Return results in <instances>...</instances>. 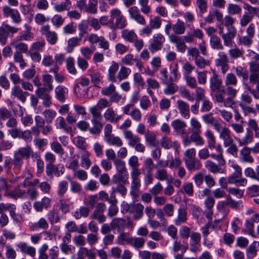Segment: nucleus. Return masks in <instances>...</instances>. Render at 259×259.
<instances>
[{"instance_id": "4c0bfd02", "label": "nucleus", "mask_w": 259, "mask_h": 259, "mask_svg": "<svg viewBox=\"0 0 259 259\" xmlns=\"http://www.w3.org/2000/svg\"><path fill=\"white\" fill-rule=\"evenodd\" d=\"M244 175L253 180L259 182V166L257 165L255 169L248 167L244 169Z\"/></svg>"}, {"instance_id": "4468645a", "label": "nucleus", "mask_w": 259, "mask_h": 259, "mask_svg": "<svg viewBox=\"0 0 259 259\" xmlns=\"http://www.w3.org/2000/svg\"><path fill=\"white\" fill-rule=\"evenodd\" d=\"M40 31L45 35L48 42L52 45H55L58 41V35L55 31L50 30L49 25H43L41 27Z\"/></svg>"}, {"instance_id": "f03ea898", "label": "nucleus", "mask_w": 259, "mask_h": 259, "mask_svg": "<svg viewBox=\"0 0 259 259\" xmlns=\"http://www.w3.org/2000/svg\"><path fill=\"white\" fill-rule=\"evenodd\" d=\"M128 164L131 168L130 194L133 197L137 198L139 196L140 193L141 184L140 176L142 174L141 169L139 168L140 163L138 157L136 155L131 156L128 160Z\"/></svg>"}, {"instance_id": "7c9ffc66", "label": "nucleus", "mask_w": 259, "mask_h": 259, "mask_svg": "<svg viewBox=\"0 0 259 259\" xmlns=\"http://www.w3.org/2000/svg\"><path fill=\"white\" fill-rule=\"evenodd\" d=\"M178 108L181 116L185 119L190 117V107L188 103L182 100L177 101Z\"/></svg>"}, {"instance_id": "e2e57ef3", "label": "nucleus", "mask_w": 259, "mask_h": 259, "mask_svg": "<svg viewBox=\"0 0 259 259\" xmlns=\"http://www.w3.org/2000/svg\"><path fill=\"white\" fill-rule=\"evenodd\" d=\"M235 72L238 76L242 77L243 84L244 85V83H246V81L248 79L247 70L242 66H239L235 68Z\"/></svg>"}, {"instance_id": "a19ab883", "label": "nucleus", "mask_w": 259, "mask_h": 259, "mask_svg": "<svg viewBox=\"0 0 259 259\" xmlns=\"http://www.w3.org/2000/svg\"><path fill=\"white\" fill-rule=\"evenodd\" d=\"M119 65L118 63L113 61L112 65L109 67L108 71V79L112 82H116L117 79L115 74L118 70Z\"/></svg>"}, {"instance_id": "0e129e2a", "label": "nucleus", "mask_w": 259, "mask_h": 259, "mask_svg": "<svg viewBox=\"0 0 259 259\" xmlns=\"http://www.w3.org/2000/svg\"><path fill=\"white\" fill-rule=\"evenodd\" d=\"M68 188V183L66 181H61L59 182L57 187V194L60 197H63Z\"/></svg>"}, {"instance_id": "79ce46f5", "label": "nucleus", "mask_w": 259, "mask_h": 259, "mask_svg": "<svg viewBox=\"0 0 259 259\" xmlns=\"http://www.w3.org/2000/svg\"><path fill=\"white\" fill-rule=\"evenodd\" d=\"M145 141L150 146L155 147L157 145V141L156 135L153 131L147 130L145 135Z\"/></svg>"}, {"instance_id": "13d9d810", "label": "nucleus", "mask_w": 259, "mask_h": 259, "mask_svg": "<svg viewBox=\"0 0 259 259\" xmlns=\"http://www.w3.org/2000/svg\"><path fill=\"white\" fill-rule=\"evenodd\" d=\"M72 142L78 148L83 151H85L88 146L85 139L81 136L74 137L72 139Z\"/></svg>"}, {"instance_id": "aec40b11", "label": "nucleus", "mask_w": 259, "mask_h": 259, "mask_svg": "<svg viewBox=\"0 0 259 259\" xmlns=\"http://www.w3.org/2000/svg\"><path fill=\"white\" fill-rule=\"evenodd\" d=\"M106 120L112 123H117L122 119L121 115H118L112 107L108 108L104 113Z\"/></svg>"}, {"instance_id": "ddd939ff", "label": "nucleus", "mask_w": 259, "mask_h": 259, "mask_svg": "<svg viewBox=\"0 0 259 259\" xmlns=\"http://www.w3.org/2000/svg\"><path fill=\"white\" fill-rule=\"evenodd\" d=\"M165 41V37L161 33H157L153 35L152 42L149 46V50L154 52L161 49Z\"/></svg>"}, {"instance_id": "49530a36", "label": "nucleus", "mask_w": 259, "mask_h": 259, "mask_svg": "<svg viewBox=\"0 0 259 259\" xmlns=\"http://www.w3.org/2000/svg\"><path fill=\"white\" fill-rule=\"evenodd\" d=\"M121 37L124 40L133 43L137 38V35L133 30L124 29L121 32Z\"/></svg>"}, {"instance_id": "603ef678", "label": "nucleus", "mask_w": 259, "mask_h": 259, "mask_svg": "<svg viewBox=\"0 0 259 259\" xmlns=\"http://www.w3.org/2000/svg\"><path fill=\"white\" fill-rule=\"evenodd\" d=\"M145 243V240L142 237H131L129 245L136 249L142 248Z\"/></svg>"}, {"instance_id": "5fc2aeb1", "label": "nucleus", "mask_w": 259, "mask_h": 259, "mask_svg": "<svg viewBox=\"0 0 259 259\" xmlns=\"http://www.w3.org/2000/svg\"><path fill=\"white\" fill-rule=\"evenodd\" d=\"M224 83L226 86H236L238 83V79L234 73H228L225 77Z\"/></svg>"}, {"instance_id": "de8ad7c7", "label": "nucleus", "mask_w": 259, "mask_h": 259, "mask_svg": "<svg viewBox=\"0 0 259 259\" xmlns=\"http://www.w3.org/2000/svg\"><path fill=\"white\" fill-rule=\"evenodd\" d=\"M186 30L185 23L178 19L177 22L173 25V31L176 35H181L185 33Z\"/></svg>"}, {"instance_id": "7ed1b4c3", "label": "nucleus", "mask_w": 259, "mask_h": 259, "mask_svg": "<svg viewBox=\"0 0 259 259\" xmlns=\"http://www.w3.org/2000/svg\"><path fill=\"white\" fill-rule=\"evenodd\" d=\"M231 166L234 171L228 177V183L229 184L235 185L236 186L244 187L246 186L247 180L242 177L241 167L236 163H233Z\"/></svg>"}, {"instance_id": "412c9836", "label": "nucleus", "mask_w": 259, "mask_h": 259, "mask_svg": "<svg viewBox=\"0 0 259 259\" xmlns=\"http://www.w3.org/2000/svg\"><path fill=\"white\" fill-rule=\"evenodd\" d=\"M144 207L140 203L131 204L128 206V210L131 213L134 214V217L136 220H139L143 215Z\"/></svg>"}, {"instance_id": "052dcab7", "label": "nucleus", "mask_w": 259, "mask_h": 259, "mask_svg": "<svg viewBox=\"0 0 259 259\" xmlns=\"http://www.w3.org/2000/svg\"><path fill=\"white\" fill-rule=\"evenodd\" d=\"M131 237L130 234L126 232H121L116 239V243L119 245H124L125 243L129 244Z\"/></svg>"}, {"instance_id": "a211bd4d", "label": "nucleus", "mask_w": 259, "mask_h": 259, "mask_svg": "<svg viewBox=\"0 0 259 259\" xmlns=\"http://www.w3.org/2000/svg\"><path fill=\"white\" fill-rule=\"evenodd\" d=\"M236 31L234 27H231L228 28V32L226 33H223L221 35L223 39L224 45L226 47H231L233 44V38L235 37Z\"/></svg>"}, {"instance_id": "4d7b16f0", "label": "nucleus", "mask_w": 259, "mask_h": 259, "mask_svg": "<svg viewBox=\"0 0 259 259\" xmlns=\"http://www.w3.org/2000/svg\"><path fill=\"white\" fill-rule=\"evenodd\" d=\"M195 67L188 61L185 62L182 64V70L183 76L192 75L193 71L195 70Z\"/></svg>"}, {"instance_id": "69168bd1", "label": "nucleus", "mask_w": 259, "mask_h": 259, "mask_svg": "<svg viewBox=\"0 0 259 259\" xmlns=\"http://www.w3.org/2000/svg\"><path fill=\"white\" fill-rule=\"evenodd\" d=\"M249 128L254 132V137L256 139L259 138V125L257 121L254 119H249L247 123Z\"/></svg>"}, {"instance_id": "bf43d9fd", "label": "nucleus", "mask_w": 259, "mask_h": 259, "mask_svg": "<svg viewBox=\"0 0 259 259\" xmlns=\"http://www.w3.org/2000/svg\"><path fill=\"white\" fill-rule=\"evenodd\" d=\"M257 242L254 241L246 249V253L247 259H253L257 254Z\"/></svg>"}, {"instance_id": "338daca9", "label": "nucleus", "mask_w": 259, "mask_h": 259, "mask_svg": "<svg viewBox=\"0 0 259 259\" xmlns=\"http://www.w3.org/2000/svg\"><path fill=\"white\" fill-rule=\"evenodd\" d=\"M178 90L179 87L177 84L169 81V83L164 89L163 92L166 95H171L177 92Z\"/></svg>"}, {"instance_id": "c9c22d12", "label": "nucleus", "mask_w": 259, "mask_h": 259, "mask_svg": "<svg viewBox=\"0 0 259 259\" xmlns=\"http://www.w3.org/2000/svg\"><path fill=\"white\" fill-rule=\"evenodd\" d=\"M11 45L16 49L14 53H18L20 54H26L28 51V48L27 44L18 40L17 39L11 42Z\"/></svg>"}, {"instance_id": "bb28decb", "label": "nucleus", "mask_w": 259, "mask_h": 259, "mask_svg": "<svg viewBox=\"0 0 259 259\" xmlns=\"http://www.w3.org/2000/svg\"><path fill=\"white\" fill-rule=\"evenodd\" d=\"M251 151L249 147L244 146L242 148L240 151L239 159L240 161L248 163H253L254 159L251 155Z\"/></svg>"}, {"instance_id": "3c124183", "label": "nucleus", "mask_w": 259, "mask_h": 259, "mask_svg": "<svg viewBox=\"0 0 259 259\" xmlns=\"http://www.w3.org/2000/svg\"><path fill=\"white\" fill-rule=\"evenodd\" d=\"M71 3L70 0H65L60 4H55L54 10L57 12H62L64 11H69L71 9Z\"/></svg>"}, {"instance_id": "09e8293b", "label": "nucleus", "mask_w": 259, "mask_h": 259, "mask_svg": "<svg viewBox=\"0 0 259 259\" xmlns=\"http://www.w3.org/2000/svg\"><path fill=\"white\" fill-rule=\"evenodd\" d=\"M90 153L88 151H83L81 155V165L82 167L88 169L92 164L90 159Z\"/></svg>"}, {"instance_id": "c756f323", "label": "nucleus", "mask_w": 259, "mask_h": 259, "mask_svg": "<svg viewBox=\"0 0 259 259\" xmlns=\"http://www.w3.org/2000/svg\"><path fill=\"white\" fill-rule=\"evenodd\" d=\"M36 153V152H33L32 149L30 146L27 145L25 147L21 148L15 151L14 154L22 158H26V159H28L30 156L33 158V155L35 154Z\"/></svg>"}, {"instance_id": "6e6552de", "label": "nucleus", "mask_w": 259, "mask_h": 259, "mask_svg": "<svg viewBox=\"0 0 259 259\" xmlns=\"http://www.w3.org/2000/svg\"><path fill=\"white\" fill-rule=\"evenodd\" d=\"M121 109L124 114L130 115L134 121L140 122L142 120V115L140 110L136 108L133 104H126Z\"/></svg>"}, {"instance_id": "cd10ccee", "label": "nucleus", "mask_w": 259, "mask_h": 259, "mask_svg": "<svg viewBox=\"0 0 259 259\" xmlns=\"http://www.w3.org/2000/svg\"><path fill=\"white\" fill-rule=\"evenodd\" d=\"M68 93V89L64 85H58L55 89V98L61 103L65 102Z\"/></svg>"}, {"instance_id": "f704fd0d", "label": "nucleus", "mask_w": 259, "mask_h": 259, "mask_svg": "<svg viewBox=\"0 0 259 259\" xmlns=\"http://www.w3.org/2000/svg\"><path fill=\"white\" fill-rule=\"evenodd\" d=\"M11 95L17 97L22 102L24 103L26 101V97L25 95H29V93L23 91L19 86L15 85L12 89Z\"/></svg>"}, {"instance_id": "f3484780", "label": "nucleus", "mask_w": 259, "mask_h": 259, "mask_svg": "<svg viewBox=\"0 0 259 259\" xmlns=\"http://www.w3.org/2000/svg\"><path fill=\"white\" fill-rule=\"evenodd\" d=\"M161 146L165 149L172 148L176 152L178 151L180 144L177 141H172L171 138L167 136H163L160 140Z\"/></svg>"}, {"instance_id": "473e14b6", "label": "nucleus", "mask_w": 259, "mask_h": 259, "mask_svg": "<svg viewBox=\"0 0 259 259\" xmlns=\"http://www.w3.org/2000/svg\"><path fill=\"white\" fill-rule=\"evenodd\" d=\"M240 146H246L253 141V133L252 131L247 128L245 135L242 138L237 139Z\"/></svg>"}, {"instance_id": "72a5a7b5", "label": "nucleus", "mask_w": 259, "mask_h": 259, "mask_svg": "<svg viewBox=\"0 0 259 259\" xmlns=\"http://www.w3.org/2000/svg\"><path fill=\"white\" fill-rule=\"evenodd\" d=\"M213 95L215 98V101L218 103H223L224 107H229L230 106L228 105L226 103V98H225L226 92L224 88H223L218 91H214L211 93Z\"/></svg>"}, {"instance_id": "c03bdc74", "label": "nucleus", "mask_w": 259, "mask_h": 259, "mask_svg": "<svg viewBox=\"0 0 259 259\" xmlns=\"http://www.w3.org/2000/svg\"><path fill=\"white\" fill-rule=\"evenodd\" d=\"M85 254L87 259H96V251L93 249H88L86 247L80 248L77 252L78 256H81Z\"/></svg>"}, {"instance_id": "5701e85b", "label": "nucleus", "mask_w": 259, "mask_h": 259, "mask_svg": "<svg viewBox=\"0 0 259 259\" xmlns=\"http://www.w3.org/2000/svg\"><path fill=\"white\" fill-rule=\"evenodd\" d=\"M209 83L211 93L224 88L222 80L219 78L218 75L215 73H214L210 77Z\"/></svg>"}, {"instance_id": "dca6fc26", "label": "nucleus", "mask_w": 259, "mask_h": 259, "mask_svg": "<svg viewBox=\"0 0 259 259\" xmlns=\"http://www.w3.org/2000/svg\"><path fill=\"white\" fill-rule=\"evenodd\" d=\"M27 186L26 182H23L10 192V195L16 199L17 198H26L27 197L26 190Z\"/></svg>"}, {"instance_id": "9d476101", "label": "nucleus", "mask_w": 259, "mask_h": 259, "mask_svg": "<svg viewBox=\"0 0 259 259\" xmlns=\"http://www.w3.org/2000/svg\"><path fill=\"white\" fill-rule=\"evenodd\" d=\"M215 131L219 133L220 139L223 140L225 147H228L234 141L231 135V131L228 127L222 126L221 124Z\"/></svg>"}, {"instance_id": "37998d69", "label": "nucleus", "mask_w": 259, "mask_h": 259, "mask_svg": "<svg viewBox=\"0 0 259 259\" xmlns=\"http://www.w3.org/2000/svg\"><path fill=\"white\" fill-rule=\"evenodd\" d=\"M56 125L57 128L62 129L66 133H69L72 131L71 126H68L65 119L62 116H59L56 119Z\"/></svg>"}, {"instance_id": "e433bc0d", "label": "nucleus", "mask_w": 259, "mask_h": 259, "mask_svg": "<svg viewBox=\"0 0 259 259\" xmlns=\"http://www.w3.org/2000/svg\"><path fill=\"white\" fill-rule=\"evenodd\" d=\"M187 221V211L184 207L179 208L178 210V214L175 220V224L177 226H180L185 223Z\"/></svg>"}, {"instance_id": "4be33fe9", "label": "nucleus", "mask_w": 259, "mask_h": 259, "mask_svg": "<svg viewBox=\"0 0 259 259\" xmlns=\"http://www.w3.org/2000/svg\"><path fill=\"white\" fill-rule=\"evenodd\" d=\"M225 89L226 94L227 96L226 98V103L230 106V108L232 107L234 105V99L236 97L238 90L234 88V86H226Z\"/></svg>"}, {"instance_id": "6ab92c4d", "label": "nucleus", "mask_w": 259, "mask_h": 259, "mask_svg": "<svg viewBox=\"0 0 259 259\" xmlns=\"http://www.w3.org/2000/svg\"><path fill=\"white\" fill-rule=\"evenodd\" d=\"M121 62L126 65H132L133 62H135L136 66L140 71H142L144 67L143 64L141 60L137 58H134V55L132 54H128L123 57L121 60Z\"/></svg>"}, {"instance_id": "a18cd8bd", "label": "nucleus", "mask_w": 259, "mask_h": 259, "mask_svg": "<svg viewBox=\"0 0 259 259\" xmlns=\"http://www.w3.org/2000/svg\"><path fill=\"white\" fill-rule=\"evenodd\" d=\"M48 228L49 224L47 220L44 218H40L38 222L33 223L31 226V229L33 231L39 229L47 230Z\"/></svg>"}, {"instance_id": "f8f14e48", "label": "nucleus", "mask_w": 259, "mask_h": 259, "mask_svg": "<svg viewBox=\"0 0 259 259\" xmlns=\"http://www.w3.org/2000/svg\"><path fill=\"white\" fill-rule=\"evenodd\" d=\"M250 75L248 76L249 82L254 85L259 82V63L251 62L249 63Z\"/></svg>"}, {"instance_id": "a878e982", "label": "nucleus", "mask_w": 259, "mask_h": 259, "mask_svg": "<svg viewBox=\"0 0 259 259\" xmlns=\"http://www.w3.org/2000/svg\"><path fill=\"white\" fill-rule=\"evenodd\" d=\"M16 246L20 249V251L24 254H27L31 257H34L36 255V249L32 246L28 245L26 242H20L16 244Z\"/></svg>"}, {"instance_id": "ea45409f", "label": "nucleus", "mask_w": 259, "mask_h": 259, "mask_svg": "<svg viewBox=\"0 0 259 259\" xmlns=\"http://www.w3.org/2000/svg\"><path fill=\"white\" fill-rule=\"evenodd\" d=\"M185 162L186 167L189 170H197L199 169L202 166L200 161L195 158L189 160H186Z\"/></svg>"}, {"instance_id": "0eeeda50", "label": "nucleus", "mask_w": 259, "mask_h": 259, "mask_svg": "<svg viewBox=\"0 0 259 259\" xmlns=\"http://www.w3.org/2000/svg\"><path fill=\"white\" fill-rule=\"evenodd\" d=\"M2 11L5 18L10 17L12 22L15 24H19L22 21V18L19 12L17 9L11 8L8 5H4Z\"/></svg>"}, {"instance_id": "9b49d317", "label": "nucleus", "mask_w": 259, "mask_h": 259, "mask_svg": "<svg viewBox=\"0 0 259 259\" xmlns=\"http://www.w3.org/2000/svg\"><path fill=\"white\" fill-rule=\"evenodd\" d=\"M229 58L227 55L223 52H220L218 58L215 60L216 66L220 67L223 74L226 73L229 70Z\"/></svg>"}, {"instance_id": "864d4df0", "label": "nucleus", "mask_w": 259, "mask_h": 259, "mask_svg": "<svg viewBox=\"0 0 259 259\" xmlns=\"http://www.w3.org/2000/svg\"><path fill=\"white\" fill-rule=\"evenodd\" d=\"M210 45L212 49L217 50H223L224 46L221 39L217 35H213L210 38Z\"/></svg>"}, {"instance_id": "8fccbe9b", "label": "nucleus", "mask_w": 259, "mask_h": 259, "mask_svg": "<svg viewBox=\"0 0 259 259\" xmlns=\"http://www.w3.org/2000/svg\"><path fill=\"white\" fill-rule=\"evenodd\" d=\"M59 209L63 214L69 212L71 202L68 198H61L59 201Z\"/></svg>"}, {"instance_id": "c85d7f7f", "label": "nucleus", "mask_w": 259, "mask_h": 259, "mask_svg": "<svg viewBox=\"0 0 259 259\" xmlns=\"http://www.w3.org/2000/svg\"><path fill=\"white\" fill-rule=\"evenodd\" d=\"M201 118L205 124L210 125L215 130L221 125L219 119L214 117L211 113L204 114Z\"/></svg>"}, {"instance_id": "b1692460", "label": "nucleus", "mask_w": 259, "mask_h": 259, "mask_svg": "<svg viewBox=\"0 0 259 259\" xmlns=\"http://www.w3.org/2000/svg\"><path fill=\"white\" fill-rule=\"evenodd\" d=\"M224 165H220L219 163L218 164L210 160H206L204 163L205 167L212 174L224 173L225 169L222 167Z\"/></svg>"}, {"instance_id": "f257e3e1", "label": "nucleus", "mask_w": 259, "mask_h": 259, "mask_svg": "<svg viewBox=\"0 0 259 259\" xmlns=\"http://www.w3.org/2000/svg\"><path fill=\"white\" fill-rule=\"evenodd\" d=\"M204 135L207 138L208 148L210 150L215 149L218 154H209L208 149L205 148L199 151V157L202 159H206L211 157L212 159L216 160L220 165H225L226 161L223 157V149L220 144L215 145V138L212 132L208 130L205 132Z\"/></svg>"}, {"instance_id": "774afa93", "label": "nucleus", "mask_w": 259, "mask_h": 259, "mask_svg": "<svg viewBox=\"0 0 259 259\" xmlns=\"http://www.w3.org/2000/svg\"><path fill=\"white\" fill-rule=\"evenodd\" d=\"M200 132H193L190 136V138L193 142L197 146H202L204 144V140L200 136Z\"/></svg>"}, {"instance_id": "2f4dec72", "label": "nucleus", "mask_w": 259, "mask_h": 259, "mask_svg": "<svg viewBox=\"0 0 259 259\" xmlns=\"http://www.w3.org/2000/svg\"><path fill=\"white\" fill-rule=\"evenodd\" d=\"M171 124L177 135H183L186 134L185 128L187 124L184 121L180 119H175L171 122Z\"/></svg>"}, {"instance_id": "39448f33", "label": "nucleus", "mask_w": 259, "mask_h": 259, "mask_svg": "<svg viewBox=\"0 0 259 259\" xmlns=\"http://www.w3.org/2000/svg\"><path fill=\"white\" fill-rule=\"evenodd\" d=\"M110 22L112 29H122L127 25L125 17L118 9H114L110 12Z\"/></svg>"}, {"instance_id": "393cba45", "label": "nucleus", "mask_w": 259, "mask_h": 259, "mask_svg": "<svg viewBox=\"0 0 259 259\" xmlns=\"http://www.w3.org/2000/svg\"><path fill=\"white\" fill-rule=\"evenodd\" d=\"M123 134L124 138L128 140V145L132 148H134L141 142L140 138L138 135L133 134L131 131H123Z\"/></svg>"}, {"instance_id": "2eb2a0df", "label": "nucleus", "mask_w": 259, "mask_h": 259, "mask_svg": "<svg viewBox=\"0 0 259 259\" xmlns=\"http://www.w3.org/2000/svg\"><path fill=\"white\" fill-rule=\"evenodd\" d=\"M130 18L134 20L137 23L141 25L146 24L145 18L141 14L139 9L137 7L133 6L131 7L128 11Z\"/></svg>"}, {"instance_id": "1a4fd4ad", "label": "nucleus", "mask_w": 259, "mask_h": 259, "mask_svg": "<svg viewBox=\"0 0 259 259\" xmlns=\"http://www.w3.org/2000/svg\"><path fill=\"white\" fill-rule=\"evenodd\" d=\"M48 88L45 87L37 88L35 93L38 99L42 100V104L46 107H50L52 105V98Z\"/></svg>"}, {"instance_id": "6e6d98bb", "label": "nucleus", "mask_w": 259, "mask_h": 259, "mask_svg": "<svg viewBox=\"0 0 259 259\" xmlns=\"http://www.w3.org/2000/svg\"><path fill=\"white\" fill-rule=\"evenodd\" d=\"M131 70L129 68L122 66L117 73V80L121 81L123 80L126 79L131 73Z\"/></svg>"}, {"instance_id": "423d86ee", "label": "nucleus", "mask_w": 259, "mask_h": 259, "mask_svg": "<svg viewBox=\"0 0 259 259\" xmlns=\"http://www.w3.org/2000/svg\"><path fill=\"white\" fill-rule=\"evenodd\" d=\"M19 30V28L9 24H3L0 27V44L3 46L5 45L8 41V37H13Z\"/></svg>"}, {"instance_id": "58836bf2", "label": "nucleus", "mask_w": 259, "mask_h": 259, "mask_svg": "<svg viewBox=\"0 0 259 259\" xmlns=\"http://www.w3.org/2000/svg\"><path fill=\"white\" fill-rule=\"evenodd\" d=\"M89 111L92 115L91 122L93 125H103L101 122L102 116L100 111H97L95 108L94 109L90 108Z\"/></svg>"}, {"instance_id": "680f3d73", "label": "nucleus", "mask_w": 259, "mask_h": 259, "mask_svg": "<svg viewBox=\"0 0 259 259\" xmlns=\"http://www.w3.org/2000/svg\"><path fill=\"white\" fill-rule=\"evenodd\" d=\"M111 105V103L109 101L105 98H101L97 102L96 105L91 107V108L94 109L95 108L97 111H100L109 107Z\"/></svg>"}, {"instance_id": "20e7f679", "label": "nucleus", "mask_w": 259, "mask_h": 259, "mask_svg": "<svg viewBox=\"0 0 259 259\" xmlns=\"http://www.w3.org/2000/svg\"><path fill=\"white\" fill-rule=\"evenodd\" d=\"M113 163L117 174L113 176L112 179L113 183L117 184L119 182H125L128 179V174L126 168L125 162L118 159Z\"/></svg>"}]
</instances>
